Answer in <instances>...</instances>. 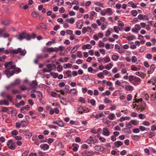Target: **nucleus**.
<instances>
[{
    "instance_id": "obj_1",
    "label": "nucleus",
    "mask_w": 156,
    "mask_h": 156,
    "mask_svg": "<svg viewBox=\"0 0 156 156\" xmlns=\"http://www.w3.org/2000/svg\"><path fill=\"white\" fill-rule=\"evenodd\" d=\"M5 66L6 68V70L4 71V73L7 76L8 78L12 76L14 74L13 70L10 71V69H13L16 67V65L13 64V62L11 61L6 62Z\"/></svg>"
},
{
    "instance_id": "obj_2",
    "label": "nucleus",
    "mask_w": 156,
    "mask_h": 156,
    "mask_svg": "<svg viewBox=\"0 0 156 156\" xmlns=\"http://www.w3.org/2000/svg\"><path fill=\"white\" fill-rule=\"evenodd\" d=\"M10 52L13 54H17L20 53L21 55H24L26 53V51L25 50H22L20 48H18L17 49L10 50Z\"/></svg>"
},
{
    "instance_id": "obj_3",
    "label": "nucleus",
    "mask_w": 156,
    "mask_h": 156,
    "mask_svg": "<svg viewBox=\"0 0 156 156\" xmlns=\"http://www.w3.org/2000/svg\"><path fill=\"white\" fill-rule=\"evenodd\" d=\"M46 68H44L43 69V71L44 72H50L55 67V66L53 64H48L46 65Z\"/></svg>"
},
{
    "instance_id": "obj_4",
    "label": "nucleus",
    "mask_w": 156,
    "mask_h": 156,
    "mask_svg": "<svg viewBox=\"0 0 156 156\" xmlns=\"http://www.w3.org/2000/svg\"><path fill=\"white\" fill-rule=\"evenodd\" d=\"M7 145L9 148L12 150H14L15 149V144L14 142L12 140H9L7 142Z\"/></svg>"
},
{
    "instance_id": "obj_5",
    "label": "nucleus",
    "mask_w": 156,
    "mask_h": 156,
    "mask_svg": "<svg viewBox=\"0 0 156 156\" xmlns=\"http://www.w3.org/2000/svg\"><path fill=\"white\" fill-rule=\"evenodd\" d=\"M82 154L83 156H92L94 155V153L91 151H84L82 152Z\"/></svg>"
},
{
    "instance_id": "obj_6",
    "label": "nucleus",
    "mask_w": 156,
    "mask_h": 156,
    "mask_svg": "<svg viewBox=\"0 0 156 156\" xmlns=\"http://www.w3.org/2000/svg\"><path fill=\"white\" fill-rule=\"evenodd\" d=\"M110 132L109 130L106 128H104L103 129V134L105 136H108L110 135Z\"/></svg>"
},
{
    "instance_id": "obj_7",
    "label": "nucleus",
    "mask_w": 156,
    "mask_h": 156,
    "mask_svg": "<svg viewBox=\"0 0 156 156\" xmlns=\"http://www.w3.org/2000/svg\"><path fill=\"white\" fill-rule=\"evenodd\" d=\"M46 51L48 52H52L53 51H58V49L56 47L52 48L51 47L49 48H48L46 49Z\"/></svg>"
},
{
    "instance_id": "obj_8",
    "label": "nucleus",
    "mask_w": 156,
    "mask_h": 156,
    "mask_svg": "<svg viewBox=\"0 0 156 156\" xmlns=\"http://www.w3.org/2000/svg\"><path fill=\"white\" fill-rule=\"evenodd\" d=\"M135 28L134 29H132V31L133 32L137 33L138 32V31L140 30L141 29L140 26L138 24H136L135 26Z\"/></svg>"
},
{
    "instance_id": "obj_9",
    "label": "nucleus",
    "mask_w": 156,
    "mask_h": 156,
    "mask_svg": "<svg viewBox=\"0 0 156 156\" xmlns=\"http://www.w3.org/2000/svg\"><path fill=\"white\" fill-rule=\"evenodd\" d=\"M95 150L100 151H102L104 150V147L98 145L94 147Z\"/></svg>"
},
{
    "instance_id": "obj_10",
    "label": "nucleus",
    "mask_w": 156,
    "mask_h": 156,
    "mask_svg": "<svg viewBox=\"0 0 156 156\" xmlns=\"http://www.w3.org/2000/svg\"><path fill=\"white\" fill-rule=\"evenodd\" d=\"M25 33L23 32L20 34L18 36H16L17 38L20 41H22L25 38Z\"/></svg>"
},
{
    "instance_id": "obj_11",
    "label": "nucleus",
    "mask_w": 156,
    "mask_h": 156,
    "mask_svg": "<svg viewBox=\"0 0 156 156\" xmlns=\"http://www.w3.org/2000/svg\"><path fill=\"white\" fill-rule=\"evenodd\" d=\"M40 148L41 149L43 150H47L49 148V146L46 144H42L40 146Z\"/></svg>"
},
{
    "instance_id": "obj_12",
    "label": "nucleus",
    "mask_w": 156,
    "mask_h": 156,
    "mask_svg": "<svg viewBox=\"0 0 156 156\" xmlns=\"http://www.w3.org/2000/svg\"><path fill=\"white\" fill-rule=\"evenodd\" d=\"M9 102L7 100H0V105H5L8 106L9 105Z\"/></svg>"
},
{
    "instance_id": "obj_13",
    "label": "nucleus",
    "mask_w": 156,
    "mask_h": 156,
    "mask_svg": "<svg viewBox=\"0 0 156 156\" xmlns=\"http://www.w3.org/2000/svg\"><path fill=\"white\" fill-rule=\"evenodd\" d=\"M123 143L120 141L115 142L114 143L115 146L117 147H119L120 146H122Z\"/></svg>"
},
{
    "instance_id": "obj_14",
    "label": "nucleus",
    "mask_w": 156,
    "mask_h": 156,
    "mask_svg": "<svg viewBox=\"0 0 156 156\" xmlns=\"http://www.w3.org/2000/svg\"><path fill=\"white\" fill-rule=\"evenodd\" d=\"M125 90L127 91H132L133 90V87L131 85H127L125 88Z\"/></svg>"
},
{
    "instance_id": "obj_15",
    "label": "nucleus",
    "mask_w": 156,
    "mask_h": 156,
    "mask_svg": "<svg viewBox=\"0 0 156 156\" xmlns=\"http://www.w3.org/2000/svg\"><path fill=\"white\" fill-rule=\"evenodd\" d=\"M134 80L135 82V85H137L140 82L141 80L140 78L135 76Z\"/></svg>"
},
{
    "instance_id": "obj_16",
    "label": "nucleus",
    "mask_w": 156,
    "mask_h": 156,
    "mask_svg": "<svg viewBox=\"0 0 156 156\" xmlns=\"http://www.w3.org/2000/svg\"><path fill=\"white\" fill-rule=\"evenodd\" d=\"M28 122L27 120H23L21 121V125L22 127H24L27 125Z\"/></svg>"
},
{
    "instance_id": "obj_17",
    "label": "nucleus",
    "mask_w": 156,
    "mask_h": 156,
    "mask_svg": "<svg viewBox=\"0 0 156 156\" xmlns=\"http://www.w3.org/2000/svg\"><path fill=\"white\" fill-rule=\"evenodd\" d=\"M129 84V83L125 81H123L121 82L120 86L123 88H125L126 86Z\"/></svg>"
},
{
    "instance_id": "obj_18",
    "label": "nucleus",
    "mask_w": 156,
    "mask_h": 156,
    "mask_svg": "<svg viewBox=\"0 0 156 156\" xmlns=\"http://www.w3.org/2000/svg\"><path fill=\"white\" fill-rule=\"evenodd\" d=\"M108 117L109 119L113 120L115 119V117L114 114L113 113H111L109 114Z\"/></svg>"
},
{
    "instance_id": "obj_19",
    "label": "nucleus",
    "mask_w": 156,
    "mask_h": 156,
    "mask_svg": "<svg viewBox=\"0 0 156 156\" xmlns=\"http://www.w3.org/2000/svg\"><path fill=\"white\" fill-rule=\"evenodd\" d=\"M76 89L75 88L71 89L69 91L70 94L73 95L76 94Z\"/></svg>"
},
{
    "instance_id": "obj_20",
    "label": "nucleus",
    "mask_w": 156,
    "mask_h": 156,
    "mask_svg": "<svg viewBox=\"0 0 156 156\" xmlns=\"http://www.w3.org/2000/svg\"><path fill=\"white\" fill-rule=\"evenodd\" d=\"M73 146L74 147L73 149V150L74 151H76L78 150V148L79 147L78 145L76 144H73Z\"/></svg>"
},
{
    "instance_id": "obj_21",
    "label": "nucleus",
    "mask_w": 156,
    "mask_h": 156,
    "mask_svg": "<svg viewBox=\"0 0 156 156\" xmlns=\"http://www.w3.org/2000/svg\"><path fill=\"white\" fill-rule=\"evenodd\" d=\"M128 4L129 6L132 7L133 8H136V4H134L132 2H129Z\"/></svg>"
},
{
    "instance_id": "obj_22",
    "label": "nucleus",
    "mask_w": 156,
    "mask_h": 156,
    "mask_svg": "<svg viewBox=\"0 0 156 156\" xmlns=\"http://www.w3.org/2000/svg\"><path fill=\"white\" fill-rule=\"evenodd\" d=\"M114 47V45L107 43L105 44V48L107 49H109L111 48H113Z\"/></svg>"
},
{
    "instance_id": "obj_23",
    "label": "nucleus",
    "mask_w": 156,
    "mask_h": 156,
    "mask_svg": "<svg viewBox=\"0 0 156 156\" xmlns=\"http://www.w3.org/2000/svg\"><path fill=\"white\" fill-rule=\"evenodd\" d=\"M66 21L67 22H69L71 24H73L75 22V20L73 18H71L69 19H67L66 20Z\"/></svg>"
},
{
    "instance_id": "obj_24",
    "label": "nucleus",
    "mask_w": 156,
    "mask_h": 156,
    "mask_svg": "<svg viewBox=\"0 0 156 156\" xmlns=\"http://www.w3.org/2000/svg\"><path fill=\"white\" fill-rule=\"evenodd\" d=\"M51 95L55 98L60 97V95L57 94L56 92L53 91L51 93Z\"/></svg>"
},
{
    "instance_id": "obj_25",
    "label": "nucleus",
    "mask_w": 156,
    "mask_h": 156,
    "mask_svg": "<svg viewBox=\"0 0 156 156\" xmlns=\"http://www.w3.org/2000/svg\"><path fill=\"white\" fill-rule=\"evenodd\" d=\"M146 107V103H141L140 105V109L141 111H144L145 110Z\"/></svg>"
},
{
    "instance_id": "obj_26",
    "label": "nucleus",
    "mask_w": 156,
    "mask_h": 156,
    "mask_svg": "<svg viewBox=\"0 0 156 156\" xmlns=\"http://www.w3.org/2000/svg\"><path fill=\"white\" fill-rule=\"evenodd\" d=\"M72 66V65L69 63L65 64L63 65V67L64 69L71 68Z\"/></svg>"
},
{
    "instance_id": "obj_27",
    "label": "nucleus",
    "mask_w": 156,
    "mask_h": 156,
    "mask_svg": "<svg viewBox=\"0 0 156 156\" xmlns=\"http://www.w3.org/2000/svg\"><path fill=\"white\" fill-rule=\"evenodd\" d=\"M4 48H0V52L1 53H3L4 52L5 54H8L9 53L10 54H12V53H10V50L9 51H8L7 50H6L5 51L4 50Z\"/></svg>"
},
{
    "instance_id": "obj_28",
    "label": "nucleus",
    "mask_w": 156,
    "mask_h": 156,
    "mask_svg": "<svg viewBox=\"0 0 156 156\" xmlns=\"http://www.w3.org/2000/svg\"><path fill=\"white\" fill-rule=\"evenodd\" d=\"M112 30V28H109L106 32L105 36L107 37L110 35L111 34V32Z\"/></svg>"
},
{
    "instance_id": "obj_29",
    "label": "nucleus",
    "mask_w": 156,
    "mask_h": 156,
    "mask_svg": "<svg viewBox=\"0 0 156 156\" xmlns=\"http://www.w3.org/2000/svg\"><path fill=\"white\" fill-rule=\"evenodd\" d=\"M25 38H26L27 41H29L31 39V36L29 34L25 33Z\"/></svg>"
},
{
    "instance_id": "obj_30",
    "label": "nucleus",
    "mask_w": 156,
    "mask_h": 156,
    "mask_svg": "<svg viewBox=\"0 0 156 156\" xmlns=\"http://www.w3.org/2000/svg\"><path fill=\"white\" fill-rule=\"evenodd\" d=\"M152 25V24L151 22H148V24L146 25V29L148 30H150L151 29V26Z\"/></svg>"
},
{
    "instance_id": "obj_31",
    "label": "nucleus",
    "mask_w": 156,
    "mask_h": 156,
    "mask_svg": "<svg viewBox=\"0 0 156 156\" xmlns=\"http://www.w3.org/2000/svg\"><path fill=\"white\" fill-rule=\"evenodd\" d=\"M114 31L116 33H118L119 32V30H120V27L117 26H115L113 28Z\"/></svg>"
},
{
    "instance_id": "obj_32",
    "label": "nucleus",
    "mask_w": 156,
    "mask_h": 156,
    "mask_svg": "<svg viewBox=\"0 0 156 156\" xmlns=\"http://www.w3.org/2000/svg\"><path fill=\"white\" fill-rule=\"evenodd\" d=\"M118 24L119 27H122L124 26L123 22L119 20L118 21Z\"/></svg>"
},
{
    "instance_id": "obj_33",
    "label": "nucleus",
    "mask_w": 156,
    "mask_h": 156,
    "mask_svg": "<svg viewBox=\"0 0 156 156\" xmlns=\"http://www.w3.org/2000/svg\"><path fill=\"white\" fill-rule=\"evenodd\" d=\"M16 110H13V109L11 107H8V110L7 112L9 114H10L12 112H16Z\"/></svg>"
},
{
    "instance_id": "obj_34",
    "label": "nucleus",
    "mask_w": 156,
    "mask_h": 156,
    "mask_svg": "<svg viewBox=\"0 0 156 156\" xmlns=\"http://www.w3.org/2000/svg\"><path fill=\"white\" fill-rule=\"evenodd\" d=\"M103 59L105 63L111 61L110 58L108 56H106Z\"/></svg>"
},
{
    "instance_id": "obj_35",
    "label": "nucleus",
    "mask_w": 156,
    "mask_h": 156,
    "mask_svg": "<svg viewBox=\"0 0 156 156\" xmlns=\"http://www.w3.org/2000/svg\"><path fill=\"white\" fill-rule=\"evenodd\" d=\"M2 23L5 25H8L10 24L9 21L8 20H4L2 21Z\"/></svg>"
},
{
    "instance_id": "obj_36",
    "label": "nucleus",
    "mask_w": 156,
    "mask_h": 156,
    "mask_svg": "<svg viewBox=\"0 0 156 156\" xmlns=\"http://www.w3.org/2000/svg\"><path fill=\"white\" fill-rule=\"evenodd\" d=\"M105 10L106 13H108L109 15H111L112 13V9L111 8H108Z\"/></svg>"
},
{
    "instance_id": "obj_37",
    "label": "nucleus",
    "mask_w": 156,
    "mask_h": 156,
    "mask_svg": "<svg viewBox=\"0 0 156 156\" xmlns=\"http://www.w3.org/2000/svg\"><path fill=\"white\" fill-rule=\"evenodd\" d=\"M104 116V115L102 112H101L99 114H98L95 115V118L96 119H98L99 118H101Z\"/></svg>"
},
{
    "instance_id": "obj_38",
    "label": "nucleus",
    "mask_w": 156,
    "mask_h": 156,
    "mask_svg": "<svg viewBox=\"0 0 156 156\" xmlns=\"http://www.w3.org/2000/svg\"><path fill=\"white\" fill-rule=\"evenodd\" d=\"M135 76L133 75H130L129 76L128 79L129 82H131L134 80Z\"/></svg>"
},
{
    "instance_id": "obj_39",
    "label": "nucleus",
    "mask_w": 156,
    "mask_h": 156,
    "mask_svg": "<svg viewBox=\"0 0 156 156\" xmlns=\"http://www.w3.org/2000/svg\"><path fill=\"white\" fill-rule=\"evenodd\" d=\"M78 111L79 113L82 114L83 113V108L81 106H80L78 108Z\"/></svg>"
},
{
    "instance_id": "obj_40",
    "label": "nucleus",
    "mask_w": 156,
    "mask_h": 156,
    "mask_svg": "<svg viewBox=\"0 0 156 156\" xmlns=\"http://www.w3.org/2000/svg\"><path fill=\"white\" fill-rule=\"evenodd\" d=\"M113 66V64L112 63H110L109 65H107L105 66V68L106 69L109 70Z\"/></svg>"
},
{
    "instance_id": "obj_41",
    "label": "nucleus",
    "mask_w": 156,
    "mask_h": 156,
    "mask_svg": "<svg viewBox=\"0 0 156 156\" xmlns=\"http://www.w3.org/2000/svg\"><path fill=\"white\" fill-rule=\"evenodd\" d=\"M50 74L51 76H53L54 78H57L58 75V73H54V72H50Z\"/></svg>"
},
{
    "instance_id": "obj_42",
    "label": "nucleus",
    "mask_w": 156,
    "mask_h": 156,
    "mask_svg": "<svg viewBox=\"0 0 156 156\" xmlns=\"http://www.w3.org/2000/svg\"><path fill=\"white\" fill-rule=\"evenodd\" d=\"M142 124L145 126H149L150 124L149 122L147 121H144L142 122Z\"/></svg>"
},
{
    "instance_id": "obj_43",
    "label": "nucleus",
    "mask_w": 156,
    "mask_h": 156,
    "mask_svg": "<svg viewBox=\"0 0 156 156\" xmlns=\"http://www.w3.org/2000/svg\"><path fill=\"white\" fill-rule=\"evenodd\" d=\"M119 58V57L115 55H113L112 56V59L114 61H117Z\"/></svg>"
},
{
    "instance_id": "obj_44",
    "label": "nucleus",
    "mask_w": 156,
    "mask_h": 156,
    "mask_svg": "<svg viewBox=\"0 0 156 156\" xmlns=\"http://www.w3.org/2000/svg\"><path fill=\"white\" fill-rule=\"evenodd\" d=\"M136 74L137 76H139L141 77L144 76V74L141 72H137L136 73Z\"/></svg>"
},
{
    "instance_id": "obj_45",
    "label": "nucleus",
    "mask_w": 156,
    "mask_h": 156,
    "mask_svg": "<svg viewBox=\"0 0 156 156\" xmlns=\"http://www.w3.org/2000/svg\"><path fill=\"white\" fill-rule=\"evenodd\" d=\"M30 106L29 105H27L25 107H22L21 109V111L22 110H23L24 109H25L27 110H29L30 109Z\"/></svg>"
},
{
    "instance_id": "obj_46",
    "label": "nucleus",
    "mask_w": 156,
    "mask_h": 156,
    "mask_svg": "<svg viewBox=\"0 0 156 156\" xmlns=\"http://www.w3.org/2000/svg\"><path fill=\"white\" fill-rule=\"evenodd\" d=\"M37 84V81L36 80H33L32 83H29V85L31 86H35Z\"/></svg>"
},
{
    "instance_id": "obj_47",
    "label": "nucleus",
    "mask_w": 156,
    "mask_h": 156,
    "mask_svg": "<svg viewBox=\"0 0 156 156\" xmlns=\"http://www.w3.org/2000/svg\"><path fill=\"white\" fill-rule=\"evenodd\" d=\"M20 88L22 90H25L27 89V88L23 85H21L20 86Z\"/></svg>"
},
{
    "instance_id": "obj_48",
    "label": "nucleus",
    "mask_w": 156,
    "mask_h": 156,
    "mask_svg": "<svg viewBox=\"0 0 156 156\" xmlns=\"http://www.w3.org/2000/svg\"><path fill=\"white\" fill-rule=\"evenodd\" d=\"M57 68V71L59 72H61L62 70V66L60 65H58Z\"/></svg>"
},
{
    "instance_id": "obj_49",
    "label": "nucleus",
    "mask_w": 156,
    "mask_h": 156,
    "mask_svg": "<svg viewBox=\"0 0 156 156\" xmlns=\"http://www.w3.org/2000/svg\"><path fill=\"white\" fill-rule=\"evenodd\" d=\"M12 93L13 94H16L20 93V91L18 90L13 89L12 90Z\"/></svg>"
},
{
    "instance_id": "obj_50",
    "label": "nucleus",
    "mask_w": 156,
    "mask_h": 156,
    "mask_svg": "<svg viewBox=\"0 0 156 156\" xmlns=\"http://www.w3.org/2000/svg\"><path fill=\"white\" fill-rule=\"evenodd\" d=\"M97 75L98 77L100 78H102L104 77L103 74L101 72L98 73Z\"/></svg>"
},
{
    "instance_id": "obj_51",
    "label": "nucleus",
    "mask_w": 156,
    "mask_h": 156,
    "mask_svg": "<svg viewBox=\"0 0 156 156\" xmlns=\"http://www.w3.org/2000/svg\"><path fill=\"white\" fill-rule=\"evenodd\" d=\"M145 117V115L143 114H140L139 115V117L140 119H144Z\"/></svg>"
},
{
    "instance_id": "obj_52",
    "label": "nucleus",
    "mask_w": 156,
    "mask_h": 156,
    "mask_svg": "<svg viewBox=\"0 0 156 156\" xmlns=\"http://www.w3.org/2000/svg\"><path fill=\"white\" fill-rule=\"evenodd\" d=\"M130 122L132 124L135 125H137L138 124V122L136 120H131Z\"/></svg>"
},
{
    "instance_id": "obj_53",
    "label": "nucleus",
    "mask_w": 156,
    "mask_h": 156,
    "mask_svg": "<svg viewBox=\"0 0 156 156\" xmlns=\"http://www.w3.org/2000/svg\"><path fill=\"white\" fill-rule=\"evenodd\" d=\"M137 61V59L136 57L135 56H133L132 57V61L133 63H135Z\"/></svg>"
},
{
    "instance_id": "obj_54",
    "label": "nucleus",
    "mask_w": 156,
    "mask_h": 156,
    "mask_svg": "<svg viewBox=\"0 0 156 156\" xmlns=\"http://www.w3.org/2000/svg\"><path fill=\"white\" fill-rule=\"evenodd\" d=\"M139 129L141 131H144L145 130H146L147 129V128H146L145 127L143 126H140L139 127Z\"/></svg>"
},
{
    "instance_id": "obj_55",
    "label": "nucleus",
    "mask_w": 156,
    "mask_h": 156,
    "mask_svg": "<svg viewBox=\"0 0 156 156\" xmlns=\"http://www.w3.org/2000/svg\"><path fill=\"white\" fill-rule=\"evenodd\" d=\"M65 84V83L61 81L59 84V86L60 87H64Z\"/></svg>"
},
{
    "instance_id": "obj_56",
    "label": "nucleus",
    "mask_w": 156,
    "mask_h": 156,
    "mask_svg": "<svg viewBox=\"0 0 156 156\" xmlns=\"http://www.w3.org/2000/svg\"><path fill=\"white\" fill-rule=\"evenodd\" d=\"M77 56L79 58H82V52L80 51H78L77 53Z\"/></svg>"
},
{
    "instance_id": "obj_57",
    "label": "nucleus",
    "mask_w": 156,
    "mask_h": 156,
    "mask_svg": "<svg viewBox=\"0 0 156 156\" xmlns=\"http://www.w3.org/2000/svg\"><path fill=\"white\" fill-rule=\"evenodd\" d=\"M155 68V65L154 64H152L150 66V71L153 72Z\"/></svg>"
},
{
    "instance_id": "obj_58",
    "label": "nucleus",
    "mask_w": 156,
    "mask_h": 156,
    "mask_svg": "<svg viewBox=\"0 0 156 156\" xmlns=\"http://www.w3.org/2000/svg\"><path fill=\"white\" fill-rule=\"evenodd\" d=\"M31 15L34 18L37 17L38 15V14L35 12H32Z\"/></svg>"
},
{
    "instance_id": "obj_59",
    "label": "nucleus",
    "mask_w": 156,
    "mask_h": 156,
    "mask_svg": "<svg viewBox=\"0 0 156 156\" xmlns=\"http://www.w3.org/2000/svg\"><path fill=\"white\" fill-rule=\"evenodd\" d=\"M131 13L132 15L134 16H135L137 15V12L136 10H133L131 12Z\"/></svg>"
},
{
    "instance_id": "obj_60",
    "label": "nucleus",
    "mask_w": 156,
    "mask_h": 156,
    "mask_svg": "<svg viewBox=\"0 0 156 156\" xmlns=\"http://www.w3.org/2000/svg\"><path fill=\"white\" fill-rule=\"evenodd\" d=\"M71 72L70 71L68 70L66 72V74L69 77H71Z\"/></svg>"
},
{
    "instance_id": "obj_61",
    "label": "nucleus",
    "mask_w": 156,
    "mask_h": 156,
    "mask_svg": "<svg viewBox=\"0 0 156 156\" xmlns=\"http://www.w3.org/2000/svg\"><path fill=\"white\" fill-rule=\"evenodd\" d=\"M76 130L74 129H71L69 130V131L68 132V133H71L73 132H76Z\"/></svg>"
},
{
    "instance_id": "obj_62",
    "label": "nucleus",
    "mask_w": 156,
    "mask_h": 156,
    "mask_svg": "<svg viewBox=\"0 0 156 156\" xmlns=\"http://www.w3.org/2000/svg\"><path fill=\"white\" fill-rule=\"evenodd\" d=\"M146 57L148 59H151L152 58V55L150 54H147L146 55Z\"/></svg>"
},
{
    "instance_id": "obj_63",
    "label": "nucleus",
    "mask_w": 156,
    "mask_h": 156,
    "mask_svg": "<svg viewBox=\"0 0 156 156\" xmlns=\"http://www.w3.org/2000/svg\"><path fill=\"white\" fill-rule=\"evenodd\" d=\"M8 107L7 108L6 107H2V112H7L8 111Z\"/></svg>"
},
{
    "instance_id": "obj_64",
    "label": "nucleus",
    "mask_w": 156,
    "mask_h": 156,
    "mask_svg": "<svg viewBox=\"0 0 156 156\" xmlns=\"http://www.w3.org/2000/svg\"><path fill=\"white\" fill-rule=\"evenodd\" d=\"M105 44L102 42H100L98 44V46L100 48H102L104 47Z\"/></svg>"
}]
</instances>
